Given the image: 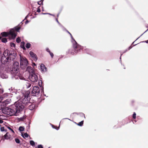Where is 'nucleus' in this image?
Returning a JSON list of instances; mask_svg holds the SVG:
<instances>
[{
  "instance_id": "f257e3e1",
  "label": "nucleus",
  "mask_w": 148,
  "mask_h": 148,
  "mask_svg": "<svg viewBox=\"0 0 148 148\" xmlns=\"http://www.w3.org/2000/svg\"><path fill=\"white\" fill-rule=\"evenodd\" d=\"M16 56L17 53L13 49L10 50L6 49L4 51L2 55L1 51L0 50V60L2 64H5L11 60L13 61Z\"/></svg>"
},
{
  "instance_id": "f03ea898",
  "label": "nucleus",
  "mask_w": 148,
  "mask_h": 148,
  "mask_svg": "<svg viewBox=\"0 0 148 148\" xmlns=\"http://www.w3.org/2000/svg\"><path fill=\"white\" fill-rule=\"evenodd\" d=\"M69 34L70 35L71 39V41L73 43V49H69V51L66 52V54L70 53L72 55H75L81 52L83 49V47L77 43L71 33Z\"/></svg>"
},
{
  "instance_id": "7ed1b4c3",
  "label": "nucleus",
  "mask_w": 148,
  "mask_h": 148,
  "mask_svg": "<svg viewBox=\"0 0 148 148\" xmlns=\"http://www.w3.org/2000/svg\"><path fill=\"white\" fill-rule=\"evenodd\" d=\"M16 26L13 28L10 29L9 31L4 32L1 33V35L2 37H7L9 36H11L12 39H14L16 37L17 35V32H19L21 29V27Z\"/></svg>"
},
{
  "instance_id": "20e7f679",
  "label": "nucleus",
  "mask_w": 148,
  "mask_h": 148,
  "mask_svg": "<svg viewBox=\"0 0 148 148\" xmlns=\"http://www.w3.org/2000/svg\"><path fill=\"white\" fill-rule=\"evenodd\" d=\"M19 69V63L17 61L14 62L13 64L12 70L11 71V73L12 74V79H17L19 78L20 79H22L23 77L16 74L18 72Z\"/></svg>"
},
{
  "instance_id": "39448f33",
  "label": "nucleus",
  "mask_w": 148,
  "mask_h": 148,
  "mask_svg": "<svg viewBox=\"0 0 148 148\" xmlns=\"http://www.w3.org/2000/svg\"><path fill=\"white\" fill-rule=\"evenodd\" d=\"M12 108L14 111L15 116L18 115V114L21 113L24 108V106L21 103V101H18L15 102L14 103L12 104Z\"/></svg>"
},
{
  "instance_id": "423d86ee",
  "label": "nucleus",
  "mask_w": 148,
  "mask_h": 148,
  "mask_svg": "<svg viewBox=\"0 0 148 148\" xmlns=\"http://www.w3.org/2000/svg\"><path fill=\"white\" fill-rule=\"evenodd\" d=\"M12 105L10 106V107H3V106H1L0 110H1L2 112L4 114L8 115H10L11 116H14V109L12 108Z\"/></svg>"
},
{
  "instance_id": "0eeeda50",
  "label": "nucleus",
  "mask_w": 148,
  "mask_h": 148,
  "mask_svg": "<svg viewBox=\"0 0 148 148\" xmlns=\"http://www.w3.org/2000/svg\"><path fill=\"white\" fill-rule=\"evenodd\" d=\"M20 56V67L22 69H25L29 64L27 60L25 57Z\"/></svg>"
},
{
  "instance_id": "6e6552de",
  "label": "nucleus",
  "mask_w": 148,
  "mask_h": 148,
  "mask_svg": "<svg viewBox=\"0 0 148 148\" xmlns=\"http://www.w3.org/2000/svg\"><path fill=\"white\" fill-rule=\"evenodd\" d=\"M28 78L33 82H36L38 80V77L35 72L29 74Z\"/></svg>"
},
{
  "instance_id": "1a4fd4ad",
  "label": "nucleus",
  "mask_w": 148,
  "mask_h": 148,
  "mask_svg": "<svg viewBox=\"0 0 148 148\" xmlns=\"http://www.w3.org/2000/svg\"><path fill=\"white\" fill-rule=\"evenodd\" d=\"M32 93L33 95L37 96V95H40V90L38 86H34L33 87V90L32 91Z\"/></svg>"
},
{
  "instance_id": "9d476101",
  "label": "nucleus",
  "mask_w": 148,
  "mask_h": 148,
  "mask_svg": "<svg viewBox=\"0 0 148 148\" xmlns=\"http://www.w3.org/2000/svg\"><path fill=\"white\" fill-rule=\"evenodd\" d=\"M11 101V99H7L1 103V106H3V107H6L7 105L10 103Z\"/></svg>"
},
{
  "instance_id": "9b49d317",
  "label": "nucleus",
  "mask_w": 148,
  "mask_h": 148,
  "mask_svg": "<svg viewBox=\"0 0 148 148\" xmlns=\"http://www.w3.org/2000/svg\"><path fill=\"white\" fill-rule=\"evenodd\" d=\"M38 107V105L35 103L31 104L28 106V109L31 110H32L36 109Z\"/></svg>"
},
{
  "instance_id": "f8f14e48",
  "label": "nucleus",
  "mask_w": 148,
  "mask_h": 148,
  "mask_svg": "<svg viewBox=\"0 0 148 148\" xmlns=\"http://www.w3.org/2000/svg\"><path fill=\"white\" fill-rule=\"evenodd\" d=\"M30 92L27 91L25 92V94H23V97L22 98V100H27L29 99V94Z\"/></svg>"
},
{
  "instance_id": "ddd939ff",
  "label": "nucleus",
  "mask_w": 148,
  "mask_h": 148,
  "mask_svg": "<svg viewBox=\"0 0 148 148\" xmlns=\"http://www.w3.org/2000/svg\"><path fill=\"white\" fill-rule=\"evenodd\" d=\"M29 54L34 60V61H36L38 59V58L36 55L33 52L31 51L29 52Z\"/></svg>"
},
{
  "instance_id": "4468645a",
  "label": "nucleus",
  "mask_w": 148,
  "mask_h": 148,
  "mask_svg": "<svg viewBox=\"0 0 148 148\" xmlns=\"http://www.w3.org/2000/svg\"><path fill=\"white\" fill-rule=\"evenodd\" d=\"M26 68V71H28L29 72V74L35 72L31 66H27Z\"/></svg>"
},
{
  "instance_id": "2eb2a0df",
  "label": "nucleus",
  "mask_w": 148,
  "mask_h": 148,
  "mask_svg": "<svg viewBox=\"0 0 148 148\" xmlns=\"http://www.w3.org/2000/svg\"><path fill=\"white\" fill-rule=\"evenodd\" d=\"M84 51L87 54L90 55L92 56L93 53L94 51L91 49L86 48L84 49Z\"/></svg>"
},
{
  "instance_id": "dca6fc26",
  "label": "nucleus",
  "mask_w": 148,
  "mask_h": 148,
  "mask_svg": "<svg viewBox=\"0 0 148 148\" xmlns=\"http://www.w3.org/2000/svg\"><path fill=\"white\" fill-rule=\"evenodd\" d=\"M40 69L41 71L42 72H45L47 71V68L43 64H42L40 65Z\"/></svg>"
},
{
  "instance_id": "f3484780",
  "label": "nucleus",
  "mask_w": 148,
  "mask_h": 148,
  "mask_svg": "<svg viewBox=\"0 0 148 148\" xmlns=\"http://www.w3.org/2000/svg\"><path fill=\"white\" fill-rule=\"evenodd\" d=\"M3 136L5 137V139H6V140H11L12 139L11 138V136L8 132L6 133Z\"/></svg>"
},
{
  "instance_id": "a211bd4d",
  "label": "nucleus",
  "mask_w": 148,
  "mask_h": 148,
  "mask_svg": "<svg viewBox=\"0 0 148 148\" xmlns=\"http://www.w3.org/2000/svg\"><path fill=\"white\" fill-rule=\"evenodd\" d=\"M22 104L27 105L29 103H30L29 99H27V100H22L21 102Z\"/></svg>"
},
{
  "instance_id": "6ab92c4d",
  "label": "nucleus",
  "mask_w": 148,
  "mask_h": 148,
  "mask_svg": "<svg viewBox=\"0 0 148 148\" xmlns=\"http://www.w3.org/2000/svg\"><path fill=\"white\" fill-rule=\"evenodd\" d=\"M25 42H24L22 41L21 42V43L20 47L21 48H22L23 50H26V49L25 46Z\"/></svg>"
},
{
  "instance_id": "aec40b11",
  "label": "nucleus",
  "mask_w": 148,
  "mask_h": 148,
  "mask_svg": "<svg viewBox=\"0 0 148 148\" xmlns=\"http://www.w3.org/2000/svg\"><path fill=\"white\" fill-rule=\"evenodd\" d=\"M0 77L2 79H6L8 77V75L5 73L0 74Z\"/></svg>"
},
{
  "instance_id": "412c9836",
  "label": "nucleus",
  "mask_w": 148,
  "mask_h": 148,
  "mask_svg": "<svg viewBox=\"0 0 148 148\" xmlns=\"http://www.w3.org/2000/svg\"><path fill=\"white\" fill-rule=\"evenodd\" d=\"M21 135L24 138H28L29 136V135L27 133H25L24 134H21Z\"/></svg>"
},
{
  "instance_id": "4be33fe9",
  "label": "nucleus",
  "mask_w": 148,
  "mask_h": 148,
  "mask_svg": "<svg viewBox=\"0 0 148 148\" xmlns=\"http://www.w3.org/2000/svg\"><path fill=\"white\" fill-rule=\"evenodd\" d=\"M0 37L1 38L0 40H1V41L2 42L6 43L8 42L7 39L6 38H1L0 36Z\"/></svg>"
},
{
  "instance_id": "5701e85b",
  "label": "nucleus",
  "mask_w": 148,
  "mask_h": 148,
  "mask_svg": "<svg viewBox=\"0 0 148 148\" xmlns=\"http://www.w3.org/2000/svg\"><path fill=\"white\" fill-rule=\"evenodd\" d=\"M38 83L39 86L41 88H42V87H43V86L42 85V84H43V83L41 79L38 80Z\"/></svg>"
},
{
  "instance_id": "b1692460",
  "label": "nucleus",
  "mask_w": 148,
  "mask_h": 148,
  "mask_svg": "<svg viewBox=\"0 0 148 148\" xmlns=\"http://www.w3.org/2000/svg\"><path fill=\"white\" fill-rule=\"evenodd\" d=\"M30 145L33 147H34L35 146V143L34 141L33 140H30L29 141Z\"/></svg>"
},
{
  "instance_id": "393cba45",
  "label": "nucleus",
  "mask_w": 148,
  "mask_h": 148,
  "mask_svg": "<svg viewBox=\"0 0 148 148\" xmlns=\"http://www.w3.org/2000/svg\"><path fill=\"white\" fill-rule=\"evenodd\" d=\"M5 96H7V93L4 94L3 95V96L0 97V106H1V101L3 99V97Z\"/></svg>"
},
{
  "instance_id": "a878e982",
  "label": "nucleus",
  "mask_w": 148,
  "mask_h": 148,
  "mask_svg": "<svg viewBox=\"0 0 148 148\" xmlns=\"http://www.w3.org/2000/svg\"><path fill=\"white\" fill-rule=\"evenodd\" d=\"M25 128L24 126H20L18 128V130L20 132H22L24 131Z\"/></svg>"
},
{
  "instance_id": "bb28decb",
  "label": "nucleus",
  "mask_w": 148,
  "mask_h": 148,
  "mask_svg": "<svg viewBox=\"0 0 148 148\" xmlns=\"http://www.w3.org/2000/svg\"><path fill=\"white\" fill-rule=\"evenodd\" d=\"M84 122V121L83 120L82 121H81L77 123V125L80 127H82L83 125Z\"/></svg>"
},
{
  "instance_id": "cd10ccee",
  "label": "nucleus",
  "mask_w": 148,
  "mask_h": 148,
  "mask_svg": "<svg viewBox=\"0 0 148 148\" xmlns=\"http://www.w3.org/2000/svg\"><path fill=\"white\" fill-rule=\"evenodd\" d=\"M17 119L19 121H23L25 119V118L24 116H23L20 118H17Z\"/></svg>"
},
{
  "instance_id": "c85d7f7f",
  "label": "nucleus",
  "mask_w": 148,
  "mask_h": 148,
  "mask_svg": "<svg viewBox=\"0 0 148 148\" xmlns=\"http://www.w3.org/2000/svg\"><path fill=\"white\" fill-rule=\"evenodd\" d=\"M31 46V44L29 42H27L25 45V48L27 49L29 48Z\"/></svg>"
},
{
  "instance_id": "c756f323",
  "label": "nucleus",
  "mask_w": 148,
  "mask_h": 148,
  "mask_svg": "<svg viewBox=\"0 0 148 148\" xmlns=\"http://www.w3.org/2000/svg\"><path fill=\"white\" fill-rule=\"evenodd\" d=\"M60 122H61V121L60 122V124H59V127H57V128L56 127H55V126L54 125H52V124L50 123V125H51L52 127L53 128L55 129L56 130H58L59 129L60 123Z\"/></svg>"
},
{
  "instance_id": "7c9ffc66",
  "label": "nucleus",
  "mask_w": 148,
  "mask_h": 148,
  "mask_svg": "<svg viewBox=\"0 0 148 148\" xmlns=\"http://www.w3.org/2000/svg\"><path fill=\"white\" fill-rule=\"evenodd\" d=\"M15 140L16 143L19 144L20 143V140L18 138H16L15 139Z\"/></svg>"
},
{
  "instance_id": "2f4dec72",
  "label": "nucleus",
  "mask_w": 148,
  "mask_h": 148,
  "mask_svg": "<svg viewBox=\"0 0 148 148\" xmlns=\"http://www.w3.org/2000/svg\"><path fill=\"white\" fill-rule=\"evenodd\" d=\"M79 115L81 117H83L84 116V119H85L86 118L85 117V115L84 113L82 112H80L79 113Z\"/></svg>"
},
{
  "instance_id": "473e14b6",
  "label": "nucleus",
  "mask_w": 148,
  "mask_h": 148,
  "mask_svg": "<svg viewBox=\"0 0 148 148\" xmlns=\"http://www.w3.org/2000/svg\"><path fill=\"white\" fill-rule=\"evenodd\" d=\"M16 41L17 43H19L21 42V39L20 37H18L16 40Z\"/></svg>"
},
{
  "instance_id": "72a5a7b5",
  "label": "nucleus",
  "mask_w": 148,
  "mask_h": 148,
  "mask_svg": "<svg viewBox=\"0 0 148 148\" xmlns=\"http://www.w3.org/2000/svg\"><path fill=\"white\" fill-rule=\"evenodd\" d=\"M10 46L11 47H16V45L13 42H11L10 43Z\"/></svg>"
},
{
  "instance_id": "f704fd0d",
  "label": "nucleus",
  "mask_w": 148,
  "mask_h": 148,
  "mask_svg": "<svg viewBox=\"0 0 148 148\" xmlns=\"http://www.w3.org/2000/svg\"><path fill=\"white\" fill-rule=\"evenodd\" d=\"M136 114L135 112H134L132 114V118L133 119H136Z\"/></svg>"
},
{
  "instance_id": "c9c22d12",
  "label": "nucleus",
  "mask_w": 148,
  "mask_h": 148,
  "mask_svg": "<svg viewBox=\"0 0 148 148\" xmlns=\"http://www.w3.org/2000/svg\"><path fill=\"white\" fill-rule=\"evenodd\" d=\"M0 130L1 132L7 131V130H5L4 127H1Z\"/></svg>"
},
{
  "instance_id": "e433bc0d",
  "label": "nucleus",
  "mask_w": 148,
  "mask_h": 148,
  "mask_svg": "<svg viewBox=\"0 0 148 148\" xmlns=\"http://www.w3.org/2000/svg\"><path fill=\"white\" fill-rule=\"evenodd\" d=\"M63 31H65L69 34H70V33L64 27L62 28Z\"/></svg>"
},
{
  "instance_id": "4c0bfd02",
  "label": "nucleus",
  "mask_w": 148,
  "mask_h": 148,
  "mask_svg": "<svg viewBox=\"0 0 148 148\" xmlns=\"http://www.w3.org/2000/svg\"><path fill=\"white\" fill-rule=\"evenodd\" d=\"M6 127L10 130H11L13 133H14V131L10 127L8 126H6Z\"/></svg>"
},
{
  "instance_id": "58836bf2",
  "label": "nucleus",
  "mask_w": 148,
  "mask_h": 148,
  "mask_svg": "<svg viewBox=\"0 0 148 148\" xmlns=\"http://www.w3.org/2000/svg\"><path fill=\"white\" fill-rule=\"evenodd\" d=\"M49 54L51 56V57L52 58H53V56H54V55H53V54L51 52V51L49 53Z\"/></svg>"
},
{
  "instance_id": "ea45409f",
  "label": "nucleus",
  "mask_w": 148,
  "mask_h": 148,
  "mask_svg": "<svg viewBox=\"0 0 148 148\" xmlns=\"http://www.w3.org/2000/svg\"><path fill=\"white\" fill-rule=\"evenodd\" d=\"M40 6H39V7H38L37 8V11H36V12H38V13H39L40 12Z\"/></svg>"
},
{
  "instance_id": "a19ab883",
  "label": "nucleus",
  "mask_w": 148,
  "mask_h": 148,
  "mask_svg": "<svg viewBox=\"0 0 148 148\" xmlns=\"http://www.w3.org/2000/svg\"><path fill=\"white\" fill-rule=\"evenodd\" d=\"M37 148H43V147L42 145L40 144L38 145Z\"/></svg>"
},
{
  "instance_id": "79ce46f5",
  "label": "nucleus",
  "mask_w": 148,
  "mask_h": 148,
  "mask_svg": "<svg viewBox=\"0 0 148 148\" xmlns=\"http://www.w3.org/2000/svg\"><path fill=\"white\" fill-rule=\"evenodd\" d=\"M30 122H29L28 124V125L27 126V131H28V130L29 129V128H30Z\"/></svg>"
},
{
  "instance_id": "37998d69",
  "label": "nucleus",
  "mask_w": 148,
  "mask_h": 148,
  "mask_svg": "<svg viewBox=\"0 0 148 148\" xmlns=\"http://www.w3.org/2000/svg\"><path fill=\"white\" fill-rule=\"evenodd\" d=\"M41 93L42 94H44V87H42V88H41Z\"/></svg>"
},
{
  "instance_id": "c03bdc74",
  "label": "nucleus",
  "mask_w": 148,
  "mask_h": 148,
  "mask_svg": "<svg viewBox=\"0 0 148 148\" xmlns=\"http://www.w3.org/2000/svg\"><path fill=\"white\" fill-rule=\"evenodd\" d=\"M37 4L40 5H43V4H42L41 1H40V0L37 2Z\"/></svg>"
},
{
  "instance_id": "a18cd8bd",
  "label": "nucleus",
  "mask_w": 148,
  "mask_h": 148,
  "mask_svg": "<svg viewBox=\"0 0 148 148\" xmlns=\"http://www.w3.org/2000/svg\"><path fill=\"white\" fill-rule=\"evenodd\" d=\"M29 14H28L25 17L24 19L23 20V21L24 20L26 19L29 17Z\"/></svg>"
},
{
  "instance_id": "49530a36",
  "label": "nucleus",
  "mask_w": 148,
  "mask_h": 148,
  "mask_svg": "<svg viewBox=\"0 0 148 148\" xmlns=\"http://www.w3.org/2000/svg\"><path fill=\"white\" fill-rule=\"evenodd\" d=\"M46 51L48 52V53H49L51 51L48 48H46Z\"/></svg>"
},
{
  "instance_id": "de8ad7c7",
  "label": "nucleus",
  "mask_w": 148,
  "mask_h": 148,
  "mask_svg": "<svg viewBox=\"0 0 148 148\" xmlns=\"http://www.w3.org/2000/svg\"><path fill=\"white\" fill-rule=\"evenodd\" d=\"M23 21H22V22H21L19 24H18L17 26H18V25H19V26H21H21H21V25H22L23 24Z\"/></svg>"
},
{
  "instance_id": "09e8293b",
  "label": "nucleus",
  "mask_w": 148,
  "mask_h": 148,
  "mask_svg": "<svg viewBox=\"0 0 148 148\" xmlns=\"http://www.w3.org/2000/svg\"><path fill=\"white\" fill-rule=\"evenodd\" d=\"M30 21H29L27 20L25 22V24H26L28 23Z\"/></svg>"
},
{
  "instance_id": "8fccbe9b",
  "label": "nucleus",
  "mask_w": 148,
  "mask_h": 148,
  "mask_svg": "<svg viewBox=\"0 0 148 148\" xmlns=\"http://www.w3.org/2000/svg\"><path fill=\"white\" fill-rule=\"evenodd\" d=\"M56 21L58 23V24L59 25V24H60V23L59 22V21H58V18H56Z\"/></svg>"
},
{
  "instance_id": "3c124183",
  "label": "nucleus",
  "mask_w": 148,
  "mask_h": 148,
  "mask_svg": "<svg viewBox=\"0 0 148 148\" xmlns=\"http://www.w3.org/2000/svg\"><path fill=\"white\" fill-rule=\"evenodd\" d=\"M140 42H146L147 43H148V40H145V41H141Z\"/></svg>"
},
{
  "instance_id": "603ef678",
  "label": "nucleus",
  "mask_w": 148,
  "mask_h": 148,
  "mask_svg": "<svg viewBox=\"0 0 148 148\" xmlns=\"http://www.w3.org/2000/svg\"><path fill=\"white\" fill-rule=\"evenodd\" d=\"M5 140H6V139H5V137L3 136V138H2L1 140L0 141V142H1L2 140H3V141H4Z\"/></svg>"
},
{
  "instance_id": "864d4df0",
  "label": "nucleus",
  "mask_w": 148,
  "mask_h": 148,
  "mask_svg": "<svg viewBox=\"0 0 148 148\" xmlns=\"http://www.w3.org/2000/svg\"><path fill=\"white\" fill-rule=\"evenodd\" d=\"M133 47L132 46V45H131L130 47H129L128 48V50H130V49L132 48Z\"/></svg>"
},
{
  "instance_id": "5fc2aeb1",
  "label": "nucleus",
  "mask_w": 148,
  "mask_h": 148,
  "mask_svg": "<svg viewBox=\"0 0 148 148\" xmlns=\"http://www.w3.org/2000/svg\"><path fill=\"white\" fill-rule=\"evenodd\" d=\"M31 84H28V85L27 86V88H29V87H31Z\"/></svg>"
},
{
  "instance_id": "6e6d98bb",
  "label": "nucleus",
  "mask_w": 148,
  "mask_h": 148,
  "mask_svg": "<svg viewBox=\"0 0 148 148\" xmlns=\"http://www.w3.org/2000/svg\"><path fill=\"white\" fill-rule=\"evenodd\" d=\"M140 38V37H139L138 38H137L134 42H133L132 45H133L134 44V42L136 40H137L139 38Z\"/></svg>"
},
{
  "instance_id": "4d7b16f0",
  "label": "nucleus",
  "mask_w": 148,
  "mask_h": 148,
  "mask_svg": "<svg viewBox=\"0 0 148 148\" xmlns=\"http://www.w3.org/2000/svg\"><path fill=\"white\" fill-rule=\"evenodd\" d=\"M32 65L33 66H36V64L34 62L32 63Z\"/></svg>"
},
{
  "instance_id": "13d9d810",
  "label": "nucleus",
  "mask_w": 148,
  "mask_h": 148,
  "mask_svg": "<svg viewBox=\"0 0 148 148\" xmlns=\"http://www.w3.org/2000/svg\"><path fill=\"white\" fill-rule=\"evenodd\" d=\"M48 14H49V15H51V16H55V15L53 14H52L51 13H48Z\"/></svg>"
},
{
  "instance_id": "bf43d9fd",
  "label": "nucleus",
  "mask_w": 148,
  "mask_h": 148,
  "mask_svg": "<svg viewBox=\"0 0 148 148\" xmlns=\"http://www.w3.org/2000/svg\"><path fill=\"white\" fill-rule=\"evenodd\" d=\"M0 93H3V90H1L0 89Z\"/></svg>"
},
{
  "instance_id": "052dcab7",
  "label": "nucleus",
  "mask_w": 148,
  "mask_h": 148,
  "mask_svg": "<svg viewBox=\"0 0 148 148\" xmlns=\"http://www.w3.org/2000/svg\"><path fill=\"white\" fill-rule=\"evenodd\" d=\"M59 25L62 28H63L64 26L61 23H60V24H59Z\"/></svg>"
},
{
  "instance_id": "680f3d73",
  "label": "nucleus",
  "mask_w": 148,
  "mask_h": 148,
  "mask_svg": "<svg viewBox=\"0 0 148 148\" xmlns=\"http://www.w3.org/2000/svg\"><path fill=\"white\" fill-rule=\"evenodd\" d=\"M77 114V115H79V113H77V112H74V113H72V114H71V115L72 114Z\"/></svg>"
},
{
  "instance_id": "e2e57ef3",
  "label": "nucleus",
  "mask_w": 148,
  "mask_h": 148,
  "mask_svg": "<svg viewBox=\"0 0 148 148\" xmlns=\"http://www.w3.org/2000/svg\"><path fill=\"white\" fill-rule=\"evenodd\" d=\"M42 14L43 15H46V14H48V13H42Z\"/></svg>"
},
{
  "instance_id": "0e129e2a",
  "label": "nucleus",
  "mask_w": 148,
  "mask_h": 148,
  "mask_svg": "<svg viewBox=\"0 0 148 148\" xmlns=\"http://www.w3.org/2000/svg\"><path fill=\"white\" fill-rule=\"evenodd\" d=\"M127 51H128V49H126L123 52V53H124L126 52Z\"/></svg>"
},
{
  "instance_id": "69168bd1",
  "label": "nucleus",
  "mask_w": 148,
  "mask_h": 148,
  "mask_svg": "<svg viewBox=\"0 0 148 148\" xmlns=\"http://www.w3.org/2000/svg\"><path fill=\"white\" fill-rule=\"evenodd\" d=\"M42 11H44V7H43L42 6Z\"/></svg>"
},
{
  "instance_id": "338daca9",
  "label": "nucleus",
  "mask_w": 148,
  "mask_h": 148,
  "mask_svg": "<svg viewBox=\"0 0 148 148\" xmlns=\"http://www.w3.org/2000/svg\"><path fill=\"white\" fill-rule=\"evenodd\" d=\"M134 102L135 101L134 100H132L131 101L132 103V104H133Z\"/></svg>"
},
{
  "instance_id": "774afa93",
  "label": "nucleus",
  "mask_w": 148,
  "mask_h": 148,
  "mask_svg": "<svg viewBox=\"0 0 148 148\" xmlns=\"http://www.w3.org/2000/svg\"><path fill=\"white\" fill-rule=\"evenodd\" d=\"M60 14V12H59V13H58V14H57V18H58V17H59V14Z\"/></svg>"
}]
</instances>
